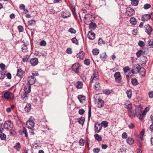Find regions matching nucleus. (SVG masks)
<instances>
[{
  "label": "nucleus",
  "instance_id": "obj_18",
  "mask_svg": "<svg viewBox=\"0 0 153 153\" xmlns=\"http://www.w3.org/2000/svg\"><path fill=\"white\" fill-rule=\"evenodd\" d=\"M24 72L21 68H19L17 69L16 76L20 78L23 77Z\"/></svg>",
  "mask_w": 153,
  "mask_h": 153
},
{
  "label": "nucleus",
  "instance_id": "obj_39",
  "mask_svg": "<svg viewBox=\"0 0 153 153\" xmlns=\"http://www.w3.org/2000/svg\"><path fill=\"white\" fill-rule=\"evenodd\" d=\"M108 123L106 121H102L101 123V126H102L104 128H106L108 126Z\"/></svg>",
  "mask_w": 153,
  "mask_h": 153
},
{
  "label": "nucleus",
  "instance_id": "obj_40",
  "mask_svg": "<svg viewBox=\"0 0 153 153\" xmlns=\"http://www.w3.org/2000/svg\"><path fill=\"white\" fill-rule=\"evenodd\" d=\"M144 52L143 51L140 50L137 51L136 53V55L139 58L140 57V56L142 55L143 53H144Z\"/></svg>",
  "mask_w": 153,
  "mask_h": 153
},
{
  "label": "nucleus",
  "instance_id": "obj_59",
  "mask_svg": "<svg viewBox=\"0 0 153 153\" xmlns=\"http://www.w3.org/2000/svg\"><path fill=\"white\" fill-rule=\"evenodd\" d=\"M85 16H87V18L90 21L91 19H93V18L94 17V16L92 14H85Z\"/></svg>",
  "mask_w": 153,
  "mask_h": 153
},
{
  "label": "nucleus",
  "instance_id": "obj_52",
  "mask_svg": "<svg viewBox=\"0 0 153 153\" xmlns=\"http://www.w3.org/2000/svg\"><path fill=\"white\" fill-rule=\"evenodd\" d=\"M149 46L150 47H153V40L152 39H149L148 41Z\"/></svg>",
  "mask_w": 153,
  "mask_h": 153
},
{
  "label": "nucleus",
  "instance_id": "obj_20",
  "mask_svg": "<svg viewBox=\"0 0 153 153\" xmlns=\"http://www.w3.org/2000/svg\"><path fill=\"white\" fill-rule=\"evenodd\" d=\"M85 56V53L82 51H80L79 53H77L76 56L77 58L82 59Z\"/></svg>",
  "mask_w": 153,
  "mask_h": 153
},
{
  "label": "nucleus",
  "instance_id": "obj_48",
  "mask_svg": "<svg viewBox=\"0 0 153 153\" xmlns=\"http://www.w3.org/2000/svg\"><path fill=\"white\" fill-rule=\"evenodd\" d=\"M5 73L4 72L0 71V79H4L5 77Z\"/></svg>",
  "mask_w": 153,
  "mask_h": 153
},
{
  "label": "nucleus",
  "instance_id": "obj_46",
  "mask_svg": "<svg viewBox=\"0 0 153 153\" xmlns=\"http://www.w3.org/2000/svg\"><path fill=\"white\" fill-rule=\"evenodd\" d=\"M92 52L93 55H98L99 53V50L97 48L93 49Z\"/></svg>",
  "mask_w": 153,
  "mask_h": 153
},
{
  "label": "nucleus",
  "instance_id": "obj_31",
  "mask_svg": "<svg viewBox=\"0 0 153 153\" xmlns=\"http://www.w3.org/2000/svg\"><path fill=\"white\" fill-rule=\"evenodd\" d=\"M131 4L134 6H137L139 4V0H132L131 1Z\"/></svg>",
  "mask_w": 153,
  "mask_h": 153
},
{
  "label": "nucleus",
  "instance_id": "obj_33",
  "mask_svg": "<svg viewBox=\"0 0 153 153\" xmlns=\"http://www.w3.org/2000/svg\"><path fill=\"white\" fill-rule=\"evenodd\" d=\"M136 139L137 142L139 143H141L143 140V137L141 136L137 135L136 137Z\"/></svg>",
  "mask_w": 153,
  "mask_h": 153
},
{
  "label": "nucleus",
  "instance_id": "obj_12",
  "mask_svg": "<svg viewBox=\"0 0 153 153\" xmlns=\"http://www.w3.org/2000/svg\"><path fill=\"white\" fill-rule=\"evenodd\" d=\"M61 16L64 18H66L70 17L71 14L69 11L65 10L63 11L61 13Z\"/></svg>",
  "mask_w": 153,
  "mask_h": 153
},
{
  "label": "nucleus",
  "instance_id": "obj_51",
  "mask_svg": "<svg viewBox=\"0 0 153 153\" xmlns=\"http://www.w3.org/2000/svg\"><path fill=\"white\" fill-rule=\"evenodd\" d=\"M17 29L19 33L23 32L24 30L23 27L22 25H19L17 27Z\"/></svg>",
  "mask_w": 153,
  "mask_h": 153
},
{
  "label": "nucleus",
  "instance_id": "obj_50",
  "mask_svg": "<svg viewBox=\"0 0 153 153\" xmlns=\"http://www.w3.org/2000/svg\"><path fill=\"white\" fill-rule=\"evenodd\" d=\"M48 13L50 14H54L55 13V10L53 8H51L48 9L47 11Z\"/></svg>",
  "mask_w": 153,
  "mask_h": 153
},
{
  "label": "nucleus",
  "instance_id": "obj_11",
  "mask_svg": "<svg viewBox=\"0 0 153 153\" xmlns=\"http://www.w3.org/2000/svg\"><path fill=\"white\" fill-rule=\"evenodd\" d=\"M30 62L32 66H34L37 65L38 63V59L35 57L33 58L30 59Z\"/></svg>",
  "mask_w": 153,
  "mask_h": 153
},
{
  "label": "nucleus",
  "instance_id": "obj_63",
  "mask_svg": "<svg viewBox=\"0 0 153 153\" xmlns=\"http://www.w3.org/2000/svg\"><path fill=\"white\" fill-rule=\"evenodd\" d=\"M118 152L119 153H126V151L125 149L121 148L119 149Z\"/></svg>",
  "mask_w": 153,
  "mask_h": 153
},
{
  "label": "nucleus",
  "instance_id": "obj_56",
  "mask_svg": "<svg viewBox=\"0 0 153 153\" xmlns=\"http://www.w3.org/2000/svg\"><path fill=\"white\" fill-rule=\"evenodd\" d=\"M5 128V127L2 123L0 124V132L2 133L4 129Z\"/></svg>",
  "mask_w": 153,
  "mask_h": 153
},
{
  "label": "nucleus",
  "instance_id": "obj_21",
  "mask_svg": "<svg viewBox=\"0 0 153 153\" xmlns=\"http://www.w3.org/2000/svg\"><path fill=\"white\" fill-rule=\"evenodd\" d=\"M152 30V27L150 25H148L145 31L148 35H150L151 34Z\"/></svg>",
  "mask_w": 153,
  "mask_h": 153
},
{
  "label": "nucleus",
  "instance_id": "obj_9",
  "mask_svg": "<svg viewBox=\"0 0 153 153\" xmlns=\"http://www.w3.org/2000/svg\"><path fill=\"white\" fill-rule=\"evenodd\" d=\"M36 81V79L33 76H30L28 78V83L29 85H33Z\"/></svg>",
  "mask_w": 153,
  "mask_h": 153
},
{
  "label": "nucleus",
  "instance_id": "obj_17",
  "mask_svg": "<svg viewBox=\"0 0 153 153\" xmlns=\"http://www.w3.org/2000/svg\"><path fill=\"white\" fill-rule=\"evenodd\" d=\"M148 61V59L146 57L143 56L142 58L140 61V63L141 66L145 65Z\"/></svg>",
  "mask_w": 153,
  "mask_h": 153
},
{
  "label": "nucleus",
  "instance_id": "obj_25",
  "mask_svg": "<svg viewBox=\"0 0 153 153\" xmlns=\"http://www.w3.org/2000/svg\"><path fill=\"white\" fill-rule=\"evenodd\" d=\"M96 82H95V84L94 85V87L95 90L97 91H98L99 90L100 88V86L99 82L98 81Z\"/></svg>",
  "mask_w": 153,
  "mask_h": 153
},
{
  "label": "nucleus",
  "instance_id": "obj_29",
  "mask_svg": "<svg viewBox=\"0 0 153 153\" xmlns=\"http://www.w3.org/2000/svg\"><path fill=\"white\" fill-rule=\"evenodd\" d=\"M135 115H137L141 114L142 113V108L140 107H137L135 109Z\"/></svg>",
  "mask_w": 153,
  "mask_h": 153
},
{
  "label": "nucleus",
  "instance_id": "obj_58",
  "mask_svg": "<svg viewBox=\"0 0 153 153\" xmlns=\"http://www.w3.org/2000/svg\"><path fill=\"white\" fill-rule=\"evenodd\" d=\"M138 45L140 47H143L145 45V43L143 41L140 40L138 42Z\"/></svg>",
  "mask_w": 153,
  "mask_h": 153
},
{
  "label": "nucleus",
  "instance_id": "obj_26",
  "mask_svg": "<svg viewBox=\"0 0 153 153\" xmlns=\"http://www.w3.org/2000/svg\"><path fill=\"white\" fill-rule=\"evenodd\" d=\"M130 24L133 25H135L137 23V21L136 19L133 17L130 19Z\"/></svg>",
  "mask_w": 153,
  "mask_h": 153
},
{
  "label": "nucleus",
  "instance_id": "obj_47",
  "mask_svg": "<svg viewBox=\"0 0 153 153\" xmlns=\"http://www.w3.org/2000/svg\"><path fill=\"white\" fill-rule=\"evenodd\" d=\"M30 58V56L26 55L22 59V61L23 62L28 61Z\"/></svg>",
  "mask_w": 153,
  "mask_h": 153
},
{
  "label": "nucleus",
  "instance_id": "obj_13",
  "mask_svg": "<svg viewBox=\"0 0 153 153\" xmlns=\"http://www.w3.org/2000/svg\"><path fill=\"white\" fill-rule=\"evenodd\" d=\"M19 132L21 135H25V136L27 137H28V134L26 129L25 127H23L21 129L19 130Z\"/></svg>",
  "mask_w": 153,
  "mask_h": 153
},
{
  "label": "nucleus",
  "instance_id": "obj_42",
  "mask_svg": "<svg viewBox=\"0 0 153 153\" xmlns=\"http://www.w3.org/2000/svg\"><path fill=\"white\" fill-rule=\"evenodd\" d=\"M94 136L95 137L96 140H97L98 141H100L102 140L101 137L98 134H95L94 135Z\"/></svg>",
  "mask_w": 153,
  "mask_h": 153
},
{
  "label": "nucleus",
  "instance_id": "obj_60",
  "mask_svg": "<svg viewBox=\"0 0 153 153\" xmlns=\"http://www.w3.org/2000/svg\"><path fill=\"white\" fill-rule=\"evenodd\" d=\"M39 44L41 46H44L46 45V43L45 41L44 40H42L40 42Z\"/></svg>",
  "mask_w": 153,
  "mask_h": 153
},
{
  "label": "nucleus",
  "instance_id": "obj_28",
  "mask_svg": "<svg viewBox=\"0 0 153 153\" xmlns=\"http://www.w3.org/2000/svg\"><path fill=\"white\" fill-rule=\"evenodd\" d=\"M28 94L25 93L22 94L21 96L22 100L25 102L27 101L28 99Z\"/></svg>",
  "mask_w": 153,
  "mask_h": 153
},
{
  "label": "nucleus",
  "instance_id": "obj_3",
  "mask_svg": "<svg viewBox=\"0 0 153 153\" xmlns=\"http://www.w3.org/2000/svg\"><path fill=\"white\" fill-rule=\"evenodd\" d=\"M2 97L7 100H12L14 99V96L12 93L9 91H6L3 94Z\"/></svg>",
  "mask_w": 153,
  "mask_h": 153
},
{
  "label": "nucleus",
  "instance_id": "obj_16",
  "mask_svg": "<svg viewBox=\"0 0 153 153\" xmlns=\"http://www.w3.org/2000/svg\"><path fill=\"white\" fill-rule=\"evenodd\" d=\"M151 17V15L149 14H146L142 15L141 17L142 20L144 22L149 19Z\"/></svg>",
  "mask_w": 153,
  "mask_h": 153
},
{
  "label": "nucleus",
  "instance_id": "obj_19",
  "mask_svg": "<svg viewBox=\"0 0 153 153\" xmlns=\"http://www.w3.org/2000/svg\"><path fill=\"white\" fill-rule=\"evenodd\" d=\"M125 107L128 109L129 110L131 109L132 107V104L129 100L126 101V102L125 103Z\"/></svg>",
  "mask_w": 153,
  "mask_h": 153
},
{
  "label": "nucleus",
  "instance_id": "obj_8",
  "mask_svg": "<svg viewBox=\"0 0 153 153\" xmlns=\"http://www.w3.org/2000/svg\"><path fill=\"white\" fill-rule=\"evenodd\" d=\"M102 126L101 125L97 122L96 123L94 124V128L95 133H99L101 130Z\"/></svg>",
  "mask_w": 153,
  "mask_h": 153
},
{
  "label": "nucleus",
  "instance_id": "obj_1",
  "mask_svg": "<svg viewBox=\"0 0 153 153\" xmlns=\"http://www.w3.org/2000/svg\"><path fill=\"white\" fill-rule=\"evenodd\" d=\"M80 65L78 63H76L71 67V72L73 73L78 74L80 70Z\"/></svg>",
  "mask_w": 153,
  "mask_h": 153
},
{
  "label": "nucleus",
  "instance_id": "obj_10",
  "mask_svg": "<svg viewBox=\"0 0 153 153\" xmlns=\"http://www.w3.org/2000/svg\"><path fill=\"white\" fill-rule=\"evenodd\" d=\"M126 11V13L128 16H131L134 13V9L130 7L127 8Z\"/></svg>",
  "mask_w": 153,
  "mask_h": 153
},
{
  "label": "nucleus",
  "instance_id": "obj_62",
  "mask_svg": "<svg viewBox=\"0 0 153 153\" xmlns=\"http://www.w3.org/2000/svg\"><path fill=\"white\" fill-rule=\"evenodd\" d=\"M137 117L139 118L140 120H142L143 119V115L142 113L138 114L136 115Z\"/></svg>",
  "mask_w": 153,
  "mask_h": 153
},
{
  "label": "nucleus",
  "instance_id": "obj_4",
  "mask_svg": "<svg viewBox=\"0 0 153 153\" xmlns=\"http://www.w3.org/2000/svg\"><path fill=\"white\" fill-rule=\"evenodd\" d=\"M4 125L5 128L6 130H11L13 128V123L10 120H8L5 121Z\"/></svg>",
  "mask_w": 153,
  "mask_h": 153
},
{
  "label": "nucleus",
  "instance_id": "obj_7",
  "mask_svg": "<svg viewBox=\"0 0 153 153\" xmlns=\"http://www.w3.org/2000/svg\"><path fill=\"white\" fill-rule=\"evenodd\" d=\"M114 77L116 82L120 83L122 79V77L119 72H117L114 74Z\"/></svg>",
  "mask_w": 153,
  "mask_h": 153
},
{
  "label": "nucleus",
  "instance_id": "obj_32",
  "mask_svg": "<svg viewBox=\"0 0 153 153\" xmlns=\"http://www.w3.org/2000/svg\"><path fill=\"white\" fill-rule=\"evenodd\" d=\"M131 82L133 85L136 86L138 84V81L137 79L135 78H134L131 79Z\"/></svg>",
  "mask_w": 153,
  "mask_h": 153
},
{
  "label": "nucleus",
  "instance_id": "obj_44",
  "mask_svg": "<svg viewBox=\"0 0 153 153\" xmlns=\"http://www.w3.org/2000/svg\"><path fill=\"white\" fill-rule=\"evenodd\" d=\"M126 142L127 143H134V140L131 137H128L127 139Z\"/></svg>",
  "mask_w": 153,
  "mask_h": 153
},
{
  "label": "nucleus",
  "instance_id": "obj_22",
  "mask_svg": "<svg viewBox=\"0 0 153 153\" xmlns=\"http://www.w3.org/2000/svg\"><path fill=\"white\" fill-rule=\"evenodd\" d=\"M31 86L30 85H29L28 86H25L24 88V91L25 93L28 94V93H30L31 91Z\"/></svg>",
  "mask_w": 153,
  "mask_h": 153
},
{
  "label": "nucleus",
  "instance_id": "obj_23",
  "mask_svg": "<svg viewBox=\"0 0 153 153\" xmlns=\"http://www.w3.org/2000/svg\"><path fill=\"white\" fill-rule=\"evenodd\" d=\"M75 85L76 88L78 89H79L82 88L83 83L82 82L78 81L76 82Z\"/></svg>",
  "mask_w": 153,
  "mask_h": 153
},
{
  "label": "nucleus",
  "instance_id": "obj_49",
  "mask_svg": "<svg viewBox=\"0 0 153 153\" xmlns=\"http://www.w3.org/2000/svg\"><path fill=\"white\" fill-rule=\"evenodd\" d=\"M103 94L106 95H109L111 93V91L109 90L106 89L102 91Z\"/></svg>",
  "mask_w": 153,
  "mask_h": 153
},
{
  "label": "nucleus",
  "instance_id": "obj_30",
  "mask_svg": "<svg viewBox=\"0 0 153 153\" xmlns=\"http://www.w3.org/2000/svg\"><path fill=\"white\" fill-rule=\"evenodd\" d=\"M78 98L79 101V102L82 103H83V101L85 100V96L81 95H78Z\"/></svg>",
  "mask_w": 153,
  "mask_h": 153
},
{
  "label": "nucleus",
  "instance_id": "obj_14",
  "mask_svg": "<svg viewBox=\"0 0 153 153\" xmlns=\"http://www.w3.org/2000/svg\"><path fill=\"white\" fill-rule=\"evenodd\" d=\"M87 36L89 39L93 40L95 39V34L94 32H92L91 31H89L87 35Z\"/></svg>",
  "mask_w": 153,
  "mask_h": 153
},
{
  "label": "nucleus",
  "instance_id": "obj_41",
  "mask_svg": "<svg viewBox=\"0 0 153 153\" xmlns=\"http://www.w3.org/2000/svg\"><path fill=\"white\" fill-rule=\"evenodd\" d=\"M72 42L74 44H75L77 45H79L78 40L76 39V37H74L71 39Z\"/></svg>",
  "mask_w": 153,
  "mask_h": 153
},
{
  "label": "nucleus",
  "instance_id": "obj_27",
  "mask_svg": "<svg viewBox=\"0 0 153 153\" xmlns=\"http://www.w3.org/2000/svg\"><path fill=\"white\" fill-rule=\"evenodd\" d=\"M128 115L131 118H132L135 116V113L131 109L129 110L128 112Z\"/></svg>",
  "mask_w": 153,
  "mask_h": 153
},
{
  "label": "nucleus",
  "instance_id": "obj_53",
  "mask_svg": "<svg viewBox=\"0 0 153 153\" xmlns=\"http://www.w3.org/2000/svg\"><path fill=\"white\" fill-rule=\"evenodd\" d=\"M84 63L85 65L87 66L89 65L90 64V59H85L84 61Z\"/></svg>",
  "mask_w": 153,
  "mask_h": 153
},
{
  "label": "nucleus",
  "instance_id": "obj_55",
  "mask_svg": "<svg viewBox=\"0 0 153 153\" xmlns=\"http://www.w3.org/2000/svg\"><path fill=\"white\" fill-rule=\"evenodd\" d=\"M68 31L71 33L75 34L76 33V30L72 27H71L69 29Z\"/></svg>",
  "mask_w": 153,
  "mask_h": 153
},
{
  "label": "nucleus",
  "instance_id": "obj_15",
  "mask_svg": "<svg viewBox=\"0 0 153 153\" xmlns=\"http://www.w3.org/2000/svg\"><path fill=\"white\" fill-rule=\"evenodd\" d=\"M104 105V102L100 98L98 99L97 102V106L98 108H101Z\"/></svg>",
  "mask_w": 153,
  "mask_h": 153
},
{
  "label": "nucleus",
  "instance_id": "obj_24",
  "mask_svg": "<svg viewBox=\"0 0 153 153\" xmlns=\"http://www.w3.org/2000/svg\"><path fill=\"white\" fill-rule=\"evenodd\" d=\"M100 56L101 59L104 61H105V59L108 57V56L105 52H104L101 54H100Z\"/></svg>",
  "mask_w": 153,
  "mask_h": 153
},
{
  "label": "nucleus",
  "instance_id": "obj_54",
  "mask_svg": "<svg viewBox=\"0 0 153 153\" xmlns=\"http://www.w3.org/2000/svg\"><path fill=\"white\" fill-rule=\"evenodd\" d=\"M151 5L149 4H146L144 5L143 8L145 10H147L151 7Z\"/></svg>",
  "mask_w": 153,
  "mask_h": 153
},
{
  "label": "nucleus",
  "instance_id": "obj_38",
  "mask_svg": "<svg viewBox=\"0 0 153 153\" xmlns=\"http://www.w3.org/2000/svg\"><path fill=\"white\" fill-rule=\"evenodd\" d=\"M85 120V118L83 117H82L79 119L78 122L80 124H81L82 126H83L84 124Z\"/></svg>",
  "mask_w": 153,
  "mask_h": 153
},
{
  "label": "nucleus",
  "instance_id": "obj_64",
  "mask_svg": "<svg viewBox=\"0 0 153 153\" xmlns=\"http://www.w3.org/2000/svg\"><path fill=\"white\" fill-rule=\"evenodd\" d=\"M128 127L130 129H133L135 126L133 123H131L128 126Z\"/></svg>",
  "mask_w": 153,
  "mask_h": 153
},
{
  "label": "nucleus",
  "instance_id": "obj_37",
  "mask_svg": "<svg viewBox=\"0 0 153 153\" xmlns=\"http://www.w3.org/2000/svg\"><path fill=\"white\" fill-rule=\"evenodd\" d=\"M31 108V105L30 104H27L25 108V110L26 112H29L30 111Z\"/></svg>",
  "mask_w": 153,
  "mask_h": 153
},
{
  "label": "nucleus",
  "instance_id": "obj_34",
  "mask_svg": "<svg viewBox=\"0 0 153 153\" xmlns=\"http://www.w3.org/2000/svg\"><path fill=\"white\" fill-rule=\"evenodd\" d=\"M146 70L144 68H142L139 72L140 75L142 76H144L146 74Z\"/></svg>",
  "mask_w": 153,
  "mask_h": 153
},
{
  "label": "nucleus",
  "instance_id": "obj_45",
  "mask_svg": "<svg viewBox=\"0 0 153 153\" xmlns=\"http://www.w3.org/2000/svg\"><path fill=\"white\" fill-rule=\"evenodd\" d=\"M0 137L1 140H5L6 138V136L2 132L0 134Z\"/></svg>",
  "mask_w": 153,
  "mask_h": 153
},
{
  "label": "nucleus",
  "instance_id": "obj_57",
  "mask_svg": "<svg viewBox=\"0 0 153 153\" xmlns=\"http://www.w3.org/2000/svg\"><path fill=\"white\" fill-rule=\"evenodd\" d=\"M130 69L128 66H126L124 67L123 68V70L125 73H127L129 71Z\"/></svg>",
  "mask_w": 153,
  "mask_h": 153
},
{
  "label": "nucleus",
  "instance_id": "obj_2",
  "mask_svg": "<svg viewBox=\"0 0 153 153\" xmlns=\"http://www.w3.org/2000/svg\"><path fill=\"white\" fill-rule=\"evenodd\" d=\"M91 80L90 81V83L91 84L95 82L98 81L99 79V75L98 71L96 70H94L92 76L91 77Z\"/></svg>",
  "mask_w": 153,
  "mask_h": 153
},
{
  "label": "nucleus",
  "instance_id": "obj_43",
  "mask_svg": "<svg viewBox=\"0 0 153 153\" xmlns=\"http://www.w3.org/2000/svg\"><path fill=\"white\" fill-rule=\"evenodd\" d=\"M36 21L35 20L32 19L28 21V25H33L35 24Z\"/></svg>",
  "mask_w": 153,
  "mask_h": 153
},
{
  "label": "nucleus",
  "instance_id": "obj_36",
  "mask_svg": "<svg viewBox=\"0 0 153 153\" xmlns=\"http://www.w3.org/2000/svg\"><path fill=\"white\" fill-rule=\"evenodd\" d=\"M135 73V69H132L131 70V72H130L128 74L126 75L127 78L131 77L133 76V74Z\"/></svg>",
  "mask_w": 153,
  "mask_h": 153
},
{
  "label": "nucleus",
  "instance_id": "obj_35",
  "mask_svg": "<svg viewBox=\"0 0 153 153\" xmlns=\"http://www.w3.org/2000/svg\"><path fill=\"white\" fill-rule=\"evenodd\" d=\"M126 93L128 98L129 99H130L131 98L132 96L131 90L130 89L127 90L126 91Z\"/></svg>",
  "mask_w": 153,
  "mask_h": 153
},
{
  "label": "nucleus",
  "instance_id": "obj_5",
  "mask_svg": "<svg viewBox=\"0 0 153 153\" xmlns=\"http://www.w3.org/2000/svg\"><path fill=\"white\" fill-rule=\"evenodd\" d=\"M31 119V117L27 121L26 123L27 127L30 129H33L35 126L34 121Z\"/></svg>",
  "mask_w": 153,
  "mask_h": 153
},
{
  "label": "nucleus",
  "instance_id": "obj_61",
  "mask_svg": "<svg viewBox=\"0 0 153 153\" xmlns=\"http://www.w3.org/2000/svg\"><path fill=\"white\" fill-rule=\"evenodd\" d=\"M98 43L99 44H105V42L101 38H100L98 40Z\"/></svg>",
  "mask_w": 153,
  "mask_h": 153
},
{
  "label": "nucleus",
  "instance_id": "obj_6",
  "mask_svg": "<svg viewBox=\"0 0 153 153\" xmlns=\"http://www.w3.org/2000/svg\"><path fill=\"white\" fill-rule=\"evenodd\" d=\"M95 19V17H93V19H91V23L88 24L89 28L91 30V31L94 30L97 27L96 24L94 22H93Z\"/></svg>",
  "mask_w": 153,
  "mask_h": 153
}]
</instances>
